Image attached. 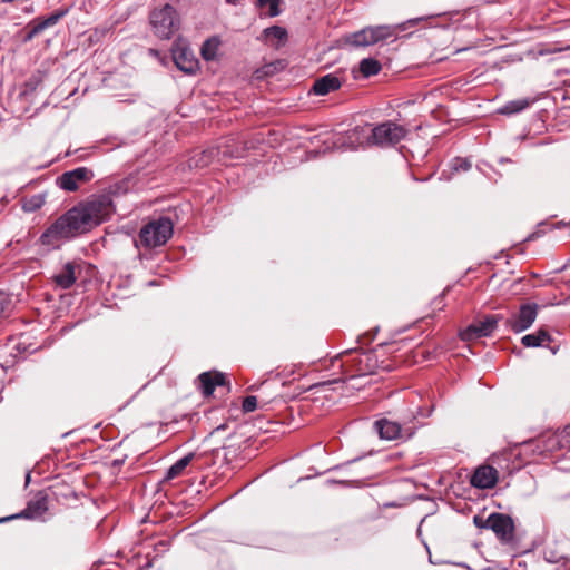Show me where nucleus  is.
Returning <instances> with one entry per match:
<instances>
[{"instance_id":"1","label":"nucleus","mask_w":570,"mask_h":570,"mask_svg":"<svg viewBox=\"0 0 570 570\" xmlns=\"http://www.w3.org/2000/svg\"><path fill=\"white\" fill-rule=\"evenodd\" d=\"M126 190V183H119L110 187L109 194L91 195L86 200L78 203L42 233L41 243L58 247L61 240H69L88 233L114 212L111 195H120Z\"/></svg>"},{"instance_id":"2","label":"nucleus","mask_w":570,"mask_h":570,"mask_svg":"<svg viewBox=\"0 0 570 570\" xmlns=\"http://www.w3.org/2000/svg\"><path fill=\"white\" fill-rule=\"evenodd\" d=\"M126 190V183H119L110 187L109 194L91 195L86 200L78 203L42 233L41 243L58 247L61 240H69L88 233L114 212L111 195H120Z\"/></svg>"},{"instance_id":"3","label":"nucleus","mask_w":570,"mask_h":570,"mask_svg":"<svg viewBox=\"0 0 570 570\" xmlns=\"http://www.w3.org/2000/svg\"><path fill=\"white\" fill-rule=\"evenodd\" d=\"M149 21L154 33L160 39H170L179 30L180 20L171 4H165L150 12Z\"/></svg>"},{"instance_id":"4","label":"nucleus","mask_w":570,"mask_h":570,"mask_svg":"<svg viewBox=\"0 0 570 570\" xmlns=\"http://www.w3.org/2000/svg\"><path fill=\"white\" fill-rule=\"evenodd\" d=\"M173 223L168 217H159L146 224L139 232L140 243L148 248L159 247L171 237Z\"/></svg>"},{"instance_id":"5","label":"nucleus","mask_w":570,"mask_h":570,"mask_svg":"<svg viewBox=\"0 0 570 570\" xmlns=\"http://www.w3.org/2000/svg\"><path fill=\"white\" fill-rule=\"evenodd\" d=\"M404 30L402 26L367 27L347 37V42L354 47H367L397 36V30Z\"/></svg>"},{"instance_id":"6","label":"nucleus","mask_w":570,"mask_h":570,"mask_svg":"<svg viewBox=\"0 0 570 570\" xmlns=\"http://www.w3.org/2000/svg\"><path fill=\"white\" fill-rule=\"evenodd\" d=\"M407 130L393 121H385L372 129L368 142L375 146H394L405 138Z\"/></svg>"},{"instance_id":"7","label":"nucleus","mask_w":570,"mask_h":570,"mask_svg":"<svg viewBox=\"0 0 570 570\" xmlns=\"http://www.w3.org/2000/svg\"><path fill=\"white\" fill-rule=\"evenodd\" d=\"M95 177L94 171L88 167H77L65 171L57 177V186L66 191H77L80 186L91 181Z\"/></svg>"},{"instance_id":"8","label":"nucleus","mask_w":570,"mask_h":570,"mask_svg":"<svg viewBox=\"0 0 570 570\" xmlns=\"http://www.w3.org/2000/svg\"><path fill=\"white\" fill-rule=\"evenodd\" d=\"M538 315L537 304H522L519 312L505 320V326L514 333H521L534 323Z\"/></svg>"},{"instance_id":"9","label":"nucleus","mask_w":570,"mask_h":570,"mask_svg":"<svg viewBox=\"0 0 570 570\" xmlns=\"http://www.w3.org/2000/svg\"><path fill=\"white\" fill-rule=\"evenodd\" d=\"M500 320H502L500 315H487L482 320H476L461 332V338L463 341H472L490 336L497 328Z\"/></svg>"},{"instance_id":"10","label":"nucleus","mask_w":570,"mask_h":570,"mask_svg":"<svg viewBox=\"0 0 570 570\" xmlns=\"http://www.w3.org/2000/svg\"><path fill=\"white\" fill-rule=\"evenodd\" d=\"M487 524L501 542L510 543L514 539L515 527L510 515L497 512L491 513L487 518Z\"/></svg>"},{"instance_id":"11","label":"nucleus","mask_w":570,"mask_h":570,"mask_svg":"<svg viewBox=\"0 0 570 570\" xmlns=\"http://www.w3.org/2000/svg\"><path fill=\"white\" fill-rule=\"evenodd\" d=\"M48 511V499L42 492L37 493L31 500L28 501L26 508L14 515L6 518L4 520L11 519H38Z\"/></svg>"},{"instance_id":"12","label":"nucleus","mask_w":570,"mask_h":570,"mask_svg":"<svg viewBox=\"0 0 570 570\" xmlns=\"http://www.w3.org/2000/svg\"><path fill=\"white\" fill-rule=\"evenodd\" d=\"M374 429L379 433L380 438L384 440H396L399 438H403L404 435H412V432L409 428H404L400 423L390 421L387 419L375 421Z\"/></svg>"},{"instance_id":"13","label":"nucleus","mask_w":570,"mask_h":570,"mask_svg":"<svg viewBox=\"0 0 570 570\" xmlns=\"http://www.w3.org/2000/svg\"><path fill=\"white\" fill-rule=\"evenodd\" d=\"M173 60L176 67L185 73L193 75L198 69V60L188 48L176 46L173 49Z\"/></svg>"},{"instance_id":"14","label":"nucleus","mask_w":570,"mask_h":570,"mask_svg":"<svg viewBox=\"0 0 570 570\" xmlns=\"http://www.w3.org/2000/svg\"><path fill=\"white\" fill-rule=\"evenodd\" d=\"M67 9L56 10L45 19H37L29 23L28 32L24 36L26 41H30L36 36L40 35L43 30L52 27L59 22L67 14Z\"/></svg>"},{"instance_id":"15","label":"nucleus","mask_w":570,"mask_h":570,"mask_svg":"<svg viewBox=\"0 0 570 570\" xmlns=\"http://www.w3.org/2000/svg\"><path fill=\"white\" fill-rule=\"evenodd\" d=\"M498 481V471L490 465L479 466L471 476V484L478 489H491Z\"/></svg>"},{"instance_id":"16","label":"nucleus","mask_w":570,"mask_h":570,"mask_svg":"<svg viewBox=\"0 0 570 570\" xmlns=\"http://www.w3.org/2000/svg\"><path fill=\"white\" fill-rule=\"evenodd\" d=\"M199 389L205 396L214 393L216 386L227 384L226 376L220 372H204L198 376Z\"/></svg>"},{"instance_id":"17","label":"nucleus","mask_w":570,"mask_h":570,"mask_svg":"<svg viewBox=\"0 0 570 570\" xmlns=\"http://www.w3.org/2000/svg\"><path fill=\"white\" fill-rule=\"evenodd\" d=\"M341 86L342 81L337 76L333 73H327L314 81L311 92H313L316 96H325L332 91L340 89Z\"/></svg>"},{"instance_id":"18","label":"nucleus","mask_w":570,"mask_h":570,"mask_svg":"<svg viewBox=\"0 0 570 570\" xmlns=\"http://www.w3.org/2000/svg\"><path fill=\"white\" fill-rule=\"evenodd\" d=\"M205 456V453H194V452H190L188 454H186L185 456H183L181 459H179L178 461H176L167 471H166V474L164 476V481H170L175 478H178L180 476L185 469L193 462V461H202Z\"/></svg>"},{"instance_id":"19","label":"nucleus","mask_w":570,"mask_h":570,"mask_svg":"<svg viewBox=\"0 0 570 570\" xmlns=\"http://www.w3.org/2000/svg\"><path fill=\"white\" fill-rule=\"evenodd\" d=\"M56 285L62 289L70 288L76 283V264L72 262L66 263L62 268L52 276Z\"/></svg>"},{"instance_id":"20","label":"nucleus","mask_w":570,"mask_h":570,"mask_svg":"<svg viewBox=\"0 0 570 570\" xmlns=\"http://www.w3.org/2000/svg\"><path fill=\"white\" fill-rule=\"evenodd\" d=\"M547 449L554 451L557 449L570 450V424L567 425L561 432L556 433L547 439Z\"/></svg>"},{"instance_id":"21","label":"nucleus","mask_w":570,"mask_h":570,"mask_svg":"<svg viewBox=\"0 0 570 570\" xmlns=\"http://www.w3.org/2000/svg\"><path fill=\"white\" fill-rule=\"evenodd\" d=\"M551 341L550 334L543 328H540L534 333L527 334L521 338V343L525 347L548 346V343Z\"/></svg>"},{"instance_id":"22","label":"nucleus","mask_w":570,"mask_h":570,"mask_svg":"<svg viewBox=\"0 0 570 570\" xmlns=\"http://www.w3.org/2000/svg\"><path fill=\"white\" fill-rule=\"evenodd\" d=\"M531 100L529 98L515 99L505 102L498 109V112L505 116L517 115L530 107Z\"/></svg>"},{"instance_id":"23","label":"nucleus","mask_w":570,"mask_h":570,"mask_svg":"<svg viewBox=\"0 0 570 570\" xmlns=\"http://www.w3.org/2000/svg\"><path fill=\"white\" fill-rule=\"evenodd\" d=\"M262 39L269 41V40H276L277 45L281 42L286 41L287 39V31L285 28L279 26H272L263 30Z\"/></svg>"},{"instance_id":"24","label":"nucleus","mask_w":570,"mask_h":570,"mask_svg":"<svg viewBox=\"0 0 570 570\" xmlns=\"http://www.w3.org/2000/svg\"><path fill=\"white\" fill-rule=\"evenodd\" d=\"M381 68V63L373 58H365L360 62V70L365 78L377 75Z\"/></svg>"},{"instance_id":"25","label":"nucleus","mask_w":570,"mask_h":570,"mask_svg":"<svg viewBox=\"0 0 570 570\" xmlns=\"http://www.w3.org/2000/svg\"><path fill=\"white\" fill-rule=\"evenodd\" d=\"M219 43H220L219 40L217 38H215V37H213L210 39H207L203 43L202 49H200L202 57L206 61L215 59V57L217 55V50H218Z\"/></svg>"},{"instance_id":"26","label":"nucleus","mask_w":570,"mask_h":570,"mask_svg":"<svg viewBox=\"0 0 570 570\" xmlns=\"http://www.w3.org/2000/svg\"><path fill=\"white\" fill-rule=\"evenodd\" d=\"M281 0H256V6L261 9L268 7V16L276 17L281 13Z\"/></svg>"},{"instance_id":"27","label":"nucleus","mask_w":570,"mask_h":570,"mask_svg":"<svg viewBox=\"0 0 570 570\" xmlns=\"http://www.w3.org/2000/svg\"><path fill=\"white\" fill-rule=\"evenodd\" d=\"M471 161L468 160L466 158L455 157L451 161V169L454 173L468 171L471 168Z\"/></svg>"},{"instance_id":"28","label":"nucleus","mask_w":570,"mask_h":570,"mask_svg":"<svg viewBox=\"0 0 570 570\" xmlns=\"http://www.w3.org/2000/svg\"><path fill=\"white\" fill-rule=\"evenodd\" d=\"M45 203V198L41 195L32 196L28 202L24 203L23 209L27 212H32L40 208Z\"/></svg>"},{"instance_id":"29","label":"nucleus","mask_w":570,"mask_h":570,"mask_svg":"<svg viewBox=\"0 0 570 570\" xmlns=\"http://www.w3.org/2000/svg\"><path fill=\"white\" fill-rule=\"evenodd\" d=\"M242 409L245 413L253 412L257 409V397L254 395H248L244 399Z\"/></svg>"},{"instance_id":"30","label":"nucleus","mask_w":570,"mask_h":570,"mask_svg":"<svg viewBox=\"0 0 570 570\" xmlns=\"http://www.w3.org/2000/svg\"><path fill=\"white\" fill-rule=\"evenodd\" d=\"M213 154V151H203L202 158L199 160L195 161L196 166H206L209 164V156Z\"/></svg>"},{"instance_id":"31","label":"nucleus","mask_w":570,"mask_h":570,"mask_svg":"<svg viewBox=\"0 0 570 570\" xmlns=\"http://www.w3.org/2000/svg\"><path fill=\"white\" fill-rule=\"evenodd\" d=\"M473 523L478 528L489 529V525L487 524V519H483L481 515H474Z\"/></svg>"},{"instance_id":"32","label":"nucleus","mask_w":570,"mask_h":570,"mask_svg":"<svg viewBox=\"0 0 570 570\" xmlns=\"http://www.w3.org/2000/svg\"><path fill=\"white\" fill-rule=\"evenodd\" d=\"M275 70H276L275 65H274V63H269V65H266V66H264V67H263V71H262V73H263L264 76H268V75L274 73V72H275Z\"/></svg>"},{"instance_id":"33","label":"nucleus","mask_w":570,"mask_h":570,"mask_svg":"<svg viewBox=\"0 0 570 570\" xmlns=\"http://www.w3.org/2000/svg\"><path fill=\"white\" fill-rule=\"evenodd\" d=\"M6 309V302L2 297H0V317L3 315Z\"/></svg>"},{"instance_id":"34","label":"nucleus","mask_w":570,"mask_h":570,"mask_svg":"<svg viewBox=\"0 0 570 570\" xmlns=\"http://www.w3.org/2000/svg\"><path fill=\"white\" fill-rule=\"evenodd\" d=\"M424 19H425L424 17L415 18V19H410V20L407 21V23H410V24L414 26V24H416L419 21H423Z\"/></svg>"},{"instance_id":"35","label":"nucleus","mask_w":570,"mask_h":570,"mask_svg":"<svg viewBox=\"0 0 570 570\" xmlns=\"http://www.w3.org/2000/svg\"><path fill=\"white\" fill-rule=\"evenodd\" d=\"M244 0H226L228 4L237 6L242 3Z\"/></svg>"},{"instance_id":"36","label":"nucleus","mask_w":570,"mask_h":570,"mask_svg":"<svg viewBox=\"0 0 570 570\" xmlns=\"http://www.w3.org/2000/svg\"><path fill=\"white\" fill-rule=\"evenodd\" d=\"M261 385H263V383H261L259 385H257V384H253V385L248 386V389H247V390H248V391H257V390L259 389V386H261Z\"/></svg>"},{"instance_id":"37","label":"nucleus","mask_w":570,"mask_h":570,"mask_svg":"<svg viewBox=\"0 0 570 570\" xmlns=\"http://www.w3.org/2000/svg\"><path fill=\"white\" fill-rule=\"evenodd\" d=\"M552 354H557L559 351V346H548Z\"/></svg>"},{"instance_id":"38","label":"nucleus","mask_w":570,"mask_h":570,"mask_svg":"<svg viewBox=\"0 0 570 570\" xmlns=\"http://www.w3.org/2000/svg\"><path fill=\"white\" fill-rule=\"evenodd\" d=\"M508 161H510V159H508V158H502L501 159V163H508Z\"/></svg>"},{"instance_id":"39","label":"nucleus","mask_w":570,"mask_h":570,"mask_svg":"<svg viewBox=\"0 0 570 570\" xmlns=\"http://www.w3.org/2000/svg\"><path fill=\"white\" fill-rule=\"evenodd\" d=\"M356 460H357V459H352V461H348V462H347V464H348V463H352V462H355Z\"/></svg>"},{"instance_id":"40","label":"nucleus","mask_w":570,"mask_h":570,"mask_svg":"<svg viewBox=\"0 0 570 570\" xmlns=\"http://www.w3.org/2000/svg\"><path fill=\"white\" fill-rule=\"evenodd\" d=\"M567 49H570V46H568Z\"/></svg>"}]
</instances>
